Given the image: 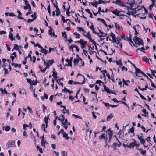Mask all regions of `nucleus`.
<instances>
[{
    "mask_svg": "<svg viewBox=\"0 0 156 156\" xmlns=\"http://www.w3.org/2000/svg\"><path fill=\"white\" fill-rule=\"evenodd\" d=\"M133 40L136 44L138 46L140 45H142L143 46L144 45L143 40L141 38L138 37L137 36H135L133 38Z\"/></svg>",
    "mask_w": 156,
    "mask_h": 156,
    "instance_id": "1",
    "label": "nucleus"
},
{
    "mask_svg": "<svg viewBox=\"0 0 156 156\" xmlns=\"http://www.w3.org/2000/svg\"><path fill=\"white\" fill-rule=\"evenodd\" d=\"M83 41L84 40L82 39H81L80 40L77 41V42L79 43L81 45V48L82 49H83L85 48L86 45L87 44V41L83 42Z\"/></svg>",
    "mask_w": 156,
    "mask_h": 156,
    "instance_id": "2",
    "label": "nucleus"
},
{
    "mask_svg": "<svg viewBox=\"0 0 156 156\" xmlns=\"http://www.w3.org/2000/svg\"><path fill=\"white\" fill-rule=\"evenodd\" d=\"M6 146L8 148H10L12 146L15 147V142L14 140L8 141L6 144Z\"/></svg>",
    "mask_w": 156,
    "mask_h": 156,
    "instance_id": "3",
    "label": "nucleus"
},
{
    "mask_svg": "<svg viewBox=\"0 0 156 156\" xmlns=\"http://www.w3.org/2000/svg\"><path fill=\"white\" fill-rule=\"evenodd\" d=\"M134 142L131 143L129 145H127V147L129 148H133L134 146L138 147L139 146V145L136 143V141L135 139H133Z\"/></svg>",
    "mask_w": 156,
    "mask_h": 156,
    "instance_id": "4",
    "label": "nucleus"
},
{
    "mask_svg": "<svg viewBox=\"0 0 156 156\" xmlns=\"http://www.w3.org/2000/svg\"><path fill=\"white\" fill-rule=\"evenodd\" d=\"M112 12L115 14V15L117 16H126V17H127V16H126V15L124 14H120V13L121 12V11H118L117 9H116L114 11H111Z\"/></svg>",
    "mask_w": 156,
    "mask_h": 156,
    "instance_id": "5",
    "label": "nucleus"
},
{
    "mask_svg": "<svg viewBox=\"0 0 156 156\" xmlns=\"http://www.w3.org/2000/svg\"><path fill=\"white\" fill-rule=\"evenodd\" d=\"M138 76H137L138 77H140L143 76H144L145 77H146L147 79H148V76L144 73L142 71H141L140 69L139 70V71L138 72Z\"/></svg>",
    "mask_w": 156,
    "mask_h": 156,
    "instance_id": "6",
    "label": "nucleus"
},
{
    "mask_svg": "<svg viewBox=\"0 0 156 156\" xmlns=\"http://www.w3.org/2000/svg\"><path fill=\"white\" fill-rule=\"evenodd\" d=\"M137 138L140 140V143L143 144H144L145 141L144 140L143 138V137L142 133H141L139 135H137Z\"/></svg>",
    "mask_w": 156,
    "mask_h": 156,
    "instance_id": "7",
    "label": "nucleus"
},
{
    "mask_svg": "<svg viewBox=\"0 0 156 156\" xmlns=\"http://www.w3.org/2000/svg\"><path fill=\"white\" fill-rule=\"evenodd\" d=\"M90 23L91 24V26L89 27V28L92 30L93 32L95 34H97L98 35H99L100 34L99 33H98L96 32L94 28V25L93 23L91 22H90Z\"/></svg>",
    "mask_w": 156,
    "mask_h": 156,
    "instance_id": "8",
    "label": "nucleus"
},
{
    "mask_svg": "<svg viewBox=\"0 0 156 156\" xmlns=\"http://www.w3.org/2000/svg\"><path fill=\"white\" fill-rule=\"evenodd\" d=\"M105 134L104 133L102 134L100 136H99V139H104L105 140V143L106 145H107V140H108V137L105 136Z\"/></svg>",
    "mask_w": 156,
    "mask_h": 156,
    "instance_id": "9",
    "label": "nucleus"
},
{
    "mask_svg": "<svg viewBox=\"0 0 156 156\" xmlns=\"http://www.w3.org/2000/svg\"><path fill=\"white\" fill-rule=\"evenodd\" d=\"M17 12L18 14V16H17V18L18 19H20L21 20H23L25 21H26V20L23 17L20 16L21 15H22V13L19 10H18L17 11Z\"/></svg>",
    "mask_w": 156,
    "mask_h": 156,
    "instance_id": "10",
    "label": "nucleus"
},
{
    "mask_svg": "<svg viewBox=\"0 0 156 156\" xmlns=\"http://www.w3.org/2000/svg\"><path fill=\"white\" fill-rule=\"evenodd\" d=\"M97 20L98 21H100L104 25H105L106 27H108V26L106 22L103 19H101L100 18H98L97 19Z\"/></svg>",
    "mask_w": 156,
    "mask_h": 156,
    "instance_id": "11",
    "label": "nucleus"
},
{
    "mask_svg": "<svg viewBox=\"0 0 156 156\" xmlns=\"http://www.w3.org/2000/svg\"><path fill=\"white\" fill-rule=\"evenodd\" d=\"M142 112L144 114H142V115L144 117H146L147 115H148V113L146 111L145 109L143 108V109Z\"/></svg>",
    "mask_w": 156,
    "mask_h": 156,
    "instance_id": "12",
    "label": "nucleus"
},
{
    "mask_svg": "<svg viewBox=\"0 0 156 156\" xmlns=\"http://www.w3.org/2000/svg\"><path fill=\"white\" fill-rule=\"evenodd\" d=\"M83 35L84 36H85L87 38H88L90 42H91L92 40V37L91 36V34L90 33V32H88L87 33V35H85V34H83Z\"/></svg>",
    "mask_w": 156,
    "mask_h": 156,
    "instance_id": "13",
    "label": "nucleus"
},
{
    "mask_svg": "<svg viewBox=\"0 0 156 156\" xmlns=\"http://www.w3.org/2000/svg\"><path fill=\"white\" fill-rule=\"evenodd\" d=\"M103 87L105 91H106L107 93H111V91L110 90L109 88H107L106 86L105 85L103 84Z\"/></svg>",
    "mask_w": 156,
    "mask_h": 156,
    "instance_id": "14",
    "label": "nucleus"
},
{
    "mask_svg": "<svg viewBox=\"0 0 156 156\" xmlns=\"http://www.w3.org/2000/svg\"><path fill=\"white\" fill-rule=\"evenodd\" d=\"M41 49V50L40 51V52L43 53L44 55H46L48 53V50L43 48V47Z\"/></svg>",
    "mask_w": 156,
    "mask_h": 156,
    "instance_id": "15",
    "label": "nucleus"
},
{
    "mask_svg": "<svg viewBox=\"0 0 156 156\" xmlns=\"http://www.w3.org/2000/svg\"><path fill=\"white\" fill-rule=\"evenodd\" d=\"M112 133L113 132L111 131L110 128L108 129L106 132V133L109 136H112Z\"/></svg>",
    "mask_w": 156,
    "mask_h": 156,
    "instance_id": "16",
    "label": "nucleus"
},
{
    "mask_svg": "<svg viewBox=\"0 0 156 156\" xmlns=\"http://www.w3.org/2000/svg\"><path fill=\"white\" fill-rule=\"evenodd\" d=\"M126 40L127 41H128L129 42V43L131 46H132L131 43H132L133 44V46H135V44L132 41L131 39H130L129 37H127Z\"/></svg>",
    "mask_w": 156,
    "mask_h": 156,
    "instance_id": "17",
    "label": "nucleus"
},
{
    "mask_svg": "<svg viewBox=\"0 0 156 156\" xmlns=\"http://www.w3.org/2000/svg\"><path fill=\"white\" fill-rule=\"evenodd\" d=\"M99 31L100 32L99 33L100 34L99 35H98L99 37H100V38H102V37H105V34L104 33L102 32L101 30H99Z\"/></svg>",
    "mask_w": 156,
    "mask_h": 156,
    "instance_id": "18",
    "label": "nucleus"
},
{
    "mask_svg": "<svg viewBox=\"0 0 156 156\" xmlns=\"http://www.w3.org/2000/svg\"><path fill=\"white\" fill-rule=\"evenodd\" d=\"M133 66L134 67V68L135 69L136 71H135V74L136 76H138V72L139 71V70L140 69H138L137 68L135 64H132Z\"/></svg>",
    "mask_w": 156,
    "mask_h": 156,
    "instance_id": "19",
    "label": "nucleus"
},
{
    "mask_svg": "<svg viewBox=\"0 0 156 156\" xmlns=\"http://www.w3.org/2000/svg\"><path fill=\"white\" fill-rule=\"evenodd\" d=\"M0 91H1L3 94H8L5 88L4 90L2 88H0Z\"/></svg>",
    "mask_w": 156,
    "mask_h": 156,
    "instance_id": "20",
    "label": "nucleus"
},
{
    "mask_svg": "<svg viewBox=\"0 0 156 156\" xmlns=\"http://www.w3.org/2000/svg\"><path fill=\"white\" fill-rule=\"evenodd\" d=\"M93 2L94 3L91 2V4L93 5V6H94L96 8L97 7V5L98 4V2L95 0H94Z\"/></svg>",
    "mask_w": 156,
    "mask_h": 156,
    "instance_id": "21",
    "label": "nucleus"
},
{
    "mask_svg": "<svg viewBox=\"0 0 156 156\" xmlns=\"http://www.w3.org/2000/svg\"><path fill=\"white\" fill-rule=\"evenodd\" d=\"M9 38L12 41H13L15 40V38L14 37H13V35L12 33L11 32H10L9 33Z\"/></svg>",
    "mask_w": 156,
    "mask_h": 156,
    "instance_id": "22",
    "label": "nucleus"
},
{
    "mask_svg": "<svg viewBox=\"0 0 156 156\" xmlns=\"http://www.w3.org/2000/svg\"><path fill=\"white\" fill-rule=\"evenodd\" d=\"M58 119L61 122L62 121H64L65 119V116L61 114L60 115V117L58 118Z\"/></svg>",
    "mask_w": 156,
    "mask_h": 156,
    "instance_id": "23",
    "label": "nucleus"
},
{
    "mask_svg": "<svg viewBox=\"0 0 156 156\" xmlns=\"http://www.w3.org/2000/svg\"><path fill=\"white\" fill-rule=\"evenodd\" d=\"M116 139H117V140L118 141L119 143L120 144H119L116 143H113V146L115 147H117V146H118V147H119L120 146V145H121V143L117 138Z\"/></svg>",
    "mask_w": 156,
    "mask_h": 156,
    "instance_id": "24",
    "label": "nucleus"
},
{
    "mask_svg": "<svg viewBox=\"0 0 156 156\" xmlns=\"http://www.w3.org/2000/svg\"><path fill=\"white\" fill-rule=\"evenodd\" d=\"M115 62L117 65H119V67H121L122 66V64L121 60L119 61H115Z\"/></svg>",
    "mask_w": 156,
    "mask_h": 156,
    "instance_id": "25",
    "label": "nucleus"
},
{
    "mask_svg": "<svg viewBox=\"0 0 156 156\" xmlns=\"http://www.w3.org/2000/svg\"><path fill=\"white\" fill-rule=\"evenodd\" d=\"M63 137L65 139L67 140H68L69 139V137L68 136V135L67 133H66L65 132H63Z\"/></svg>",
    "mask_w": 156,
    "mask_h": 156,
    "instance_id": "26",
    "label": "nucleus"
},
{
    "mask_svg": "<svg viewBox=\"0 0 156 156\" xmlns=\"http://www.w3.org/2000/svg\"><path fill=\"white\" fill-rule=\"evenodd\" d=\"M56 9V15L57 16H58L60 14L61 12L60 11V9L59 8H57Z\"/></svg>",
    "mask_w": 156,
    "mask_h": 156,
    "instance_id": "27",
    "label": "nucleus"
},
{
    "mask_svg": "<svg viewBox=\"0 0 156 156\" xmlns=\"http://www.w3.org/2000/svg\"><path fill=\"white\" fill-rule=\"evenodd\" d=\"M79 61V59L78 58H75L73 60V63H74V65H76V64H78Z\"/></svg>",
    "mask_w": 156,
    "mask_h": 156,
    "instance_id": "28",
    "label": "nucleus"
},
{
    "mask_svg": "<svg viewBox=\"0 0 156 156\" xmlns=\"http://www.w3.org/2000/svg\"><path fill=\"white\" fill-rule=\"evenodd\" d=\"M113 117V115L112 113L110 114L107 117V120L109 121Z\"/></svg>",
    "mask_w": 156,
    "mask_h": 156,
    "instance_id": "29",
    "label": "nucleus"
},
{
    "mask_svg": "<svg viewBox=\"0 0 156 156\" xmlns=\"http://www.w3.org/2000/svg\"><path fill=\"white\" fill-rule=\"evenodd\" d=\"M142 15L140 14H138L137 15L142 20H144L146 19V16H144V17L141 16H142L143 15Z\"/></svg>",
    "mask_w": 156,
    "mask_h": 156,
    "instance_id": "30",
    "label": "nucleus"
},
{
    "mask_svg": "<svg viewBox=\"0 0 156 156\" xmlns=\"http://www.w3.org/2000/svg\"><path fill=\"white\" fill-rule=\"evenodd\" d=\"M47 117H45L44 118V122L45 124L48 123V120H49L50 119L49 118L48 116Z\"/></svg>",
    "mask_w": 156,
    "mask_h": 156,
    "instance_id": "31",
    "label": "nucleus"
},
{
    "mask_svg": "<svg viewBox=\"0 0 156 156\" xmlns=\"http://www.w3.org/2000/svg\"><path fill=\"white\" fill-rule=\"evenodd\" d=\"M32 17H34L33 20H36L37 16V13L36 12H35L34 13L31 15Z\"/></svg>",
    "mask_w": 156,
    "mask_h": 156,
    "instance_id": "32",
    "label": "nucleus"
},
{
    "mask_svg": "<svg viewBox=\"0 0 156 156\" xmlns=\"http://www.w3.org/2000/svg\"><path fill=\"white\" fill-rule=\"evenodd\" d=\"M28 12H27L26 14V16H28L29 14H31L32 13V12L31 11V7H29Z\"/></svg>",
    "mask_w": 156,
    "mask_h": 156,
    "instance_id": "33",
    "label": "nucleus"
},
{
    "mask_svg": "<svg viewBox=\"0 0 156 156\" xmlns=\"http://www.w3.org/2000/svg\"><path fill=\"white\" fill-rule=\"evenodd\" d=\"M142 59L146 62H149V59L145 56H144L142 58Z\"/></svg>",
    "mask_w": 156,
    "mask_h": 156,
    "instance_id": "34",
    "label": "nucleus"
},
{
    "mask_svg": "<svg viewBox=\"0 0 156 156\" xmlns=\"http://www.w3.org/2000/svg\"><path fill=\"white\" fill-rule=\"evenodd\" d=\"M52 76L56 80L57 78V72H53Z\"/></svg>",
    "mask_w": 156,
    "mask_h": 156,
    "instance_id": "35",
    "label": "nucleus"
},
{
    "mask_svg": "<svg viewBox=\"0 0 156 156\" xmlns=\"http://www.w3.org/2000/svg\"><path fill=\"white\" fill-rule=\"evenodd\" d=\"M52 32H54V30H53V28L52 27H50L49 34L50 35L51 37L52 36V34L53 33H52Z\"/></svg>",
    "mask_w": 156,
    "mask_h": 156,
    "instance_id": "36",
    "label": "nucleus"
},
{
    "mask_svg": "<svg viewBox=\"0 0 156 156\" xmlns=\"http://www.w3.org/2000/svg\"><path fill=\"white\" fill-rule=\"evenodd\" d=\"M73 34L74 35L76 36V37H75L76 38H80V34L79 33L76 32H75L73 33Z\"/></svg>",
    "mask_w": 156,
    "mask_h": 156,
    "instance_id": "37",
    "label": "nucleus"
},
{
    "mask_svg": "<svg viewBox=\"0 0 156 156\" xmlns=\"http://www.w3.org/2000/svg\"><path fill=\"white\" fill-rule=\"evenodd\" d=\"M131 2H132L129 3V4L130 5L131 7H133L134 4H135V2L134 0H131Z\"/></svg>",
    "mask_w": 156,
    "mask_h": 156,
    "instance_id": "38",
    "label": "nucleus"
},
{
    "mask_svg": "<svg viewBox=\"0 0 156 156\" xmlns=\"http://www.w3.org/2000/svg\"><path fill=\"white\" fill-rule=\"evenodd\" d=\"M110 36L112 37V39H114V38H116V36L114 34H113L112 32H111L110 35Z\"/></svg>",
    "mask_w": 156,
    "mask_h": 156,
    "instance_id": "39",
    "label": "nucleus"
},
{
    "mask_svg": "<svg viewBox=\"0 0 156 156\" xmlns=\"http://www.w3.org/2000/svg\"><path fill=\"white\" fill-rule=\"evenodd\" d=\"M62 36L64 37V38H66L67 39V35H66V32H62Z\"/></svg>",
    "mask_w": 156,
    "mask_h": 156,
    "instance_id": "40",
    "label": "nucleus"
},
{
    "mask_svg": "<svg viewBox=\"0 0 156 156\" xmlns=\"http://www.w3.org/2000/svg\"><path fill=\"white\" fill-rule=\"evenodd\" d=\"M132 11L131 12V14L133 15L134 14H136L137 12L136 10V9H132Z\"/></svg>",
    "mask_w": 156,
    "mask_h": 156,
    "instance_id": "41",
    "label": "nucleus"
},
{
    "mask_svg": "<svg viewBox=\"0 0 156 156\" xmlns=\"http://www.w3.org/2000/svg\"><path fill=\"white\" fill-rule=\"evenodd\" d=\"M145 50V48H144V47H143L141 48H138L137 49V51L138 50H140L141 51H142L143 52L145 53V51H144V50Z\"/></svg>",
    "mask_w": 156,
    "mask_h": 156,
    "instance_id": "42",
    "label": "nucleus"
},
{
    "mask_svg": "<svg viewBox=\"0 0 156 156\" xmlns=\"http://www.w3.org/2000/svg\"><path fill=\"white\" fill-rule=\"evenodd\" d=\"M78 75H80V76H82L84 77V80L82 82H80V83H80V84H84L85 83V77L84 76H83L82 75H81V74H80V73L78 74Z\"/></svg>",
    "mask_w": 156,
    "mask_h": 156,
    "instance_id": "43",
    "label": "nucleus"
},
{
    "mask_svg": "<svg viewBox=\"0 0 156 156\" xmlns=\"http://www.w3.org/2000/svg\"><path fill=\"white\" fill-rule=\"evenodd\" d=\"M140 153H141L143 155H144L146 153V151H143V149H140Z\"/></svg>",
    "mask_w": 156,
    "mask_h": 156,
    "instance_id": "44",
    "label": "nucleus"
},
{
    "mask_svg": "<svg viewBox=\"0 0 156 156\" xmlns=\"http://www.w3.org/2000/svg\"><path fill=\"white\" fill-rule=\"evenodd\" d=\"M44 97H43L42 96L41 97V98L42 99H43L44 98H45L46 99H47L48 98V95L46 93H44Z\"/></svg>",
    "mask_w": 156,
    "mask_h": 156,
    "instance_id": "45",
    "label": "nucleus"
},
{
    "mask_svg": "<svg viewBox=\"0 0 156 156\" xmlns=\"http://www.w3.org/2000/svg\"><path fill=\"white\" fill-rule=\"evenodd\" d=\"M72 116L73 117H74L75 119L79 118L80 119H82V118H81V117L77 115H75L74 114H73L72 115Z\"/></svg>",
    "mask_w": 156,
    "mask_h": 156,
    "instance_id": "46",
    "label": "nucleus"
},
{
    "mask_svg": "<svg viewBox=\"0 0 156 156\" xmlns=\"http://www.w3.org/2000/svg\"><path fill=\"white\" fill-rule=\"evenodd\" d=\"M54 63V61L53 59L49 60L48 62H47V63H49L50 65H52Z\"/></svg>",
    "mask_w": 156,
    "mask_h": 156,
    "instance_id": "47",
    "label": "nucleus"
},
{
    "mask_svg": "<svg viewBox=\"0 0 156 156\" xmlns=\"http://www.w3.org/2000/svg\"><path fill=\"white\" fill-rule=\"evenodd\" d=\"M40 35L39 37L41 38H42V37L41 36V34H36V35L35 36L33 35H31L30 36L31 37H36L37 36Z\"/></svg>",
    "mask_w": 156,
    "mask_h": 156,
    "instance_id": "48",
    "label": "nucleus"
},
{
    "mask_svg": "<svg viewBox=\"0 0 156 156\" xmlns=\"http://www.w3.org/2000/svg\"><path fill=\"white\" fill-rule=\"evenodd\" d=\"M118 5L122 7L125 6V5L124 2L122 1L120 2Z\"/></svg>",
    "mask_w": 156,
    "mask_h": 156,
    "instance_id": "49",
    "label": "nucleus"
},
{
    "mask_svg": "<svg viewBox=\"0 0 156 156\" xmlns=\"http://www.w3.org/2000/svg\"><path fill=\"white\" fill-rule=\"evenodd\" d=\"M70 90L67 89V88L65 87L62 90L63 92H65L66 93H68V92Z\"/></svg>",
    "mask_w": 156,
    "mask_h": 156,
    "instance_id": "50",
    "label": "nucleus"
},
{
    "mask_svg": "<svg viewBox=\"0 0 156 156\" xmlns=\"http://www.w3.org/2000/svg\"><path fill=\"white\" fill-rule=\"evenodd\" d=\"M14 49H16L17 50H19V46L17 44H15L14 45Z\"/></svg>",
    "mask_w": 156,
    "mask_h": 156,
    "instance_id": "51",
    "label": "nucleus"
},
{
    "mask_svg": "<svg viewBox=\"0 0 156 156\" xmlns=\"http://www.w3.org/2000/svg\"><path fill=\"white\" fill-rule=\"evenodd\" d=\"M115 27L116 29H117L118 30H120L121 29L120 26L117 23H115Z\"/></svg>",
    "mask_w": 156,
    "mask_h": 156,
    "instance_id": "52",
    "label": "nucleus"
},
{
    "mask_svg": "<svg viewBox=\"0 0 156 156\" xmlns=\"http://www.w3.org/2000/svg\"><path fill=\"white\" fill-rule=\"evenodd\" d=\"M41 127L44 129V130L45 133H47V131L45 127V124H43L41 125Z\"/></svg>",
    "mask_w": 156,
    "mask_h": 156,
    "instance_id": "53",
    "label": "nucleus"
},
{
    "mask_svg": "<svg viewBox=\"0 0 156 156\" xmlns=\"http://www.w3.org/2000/svg\"><path fill=\"white\" fill-rule=\"evenodd\" d=\"M125 37V35L123 33H122V34L120 36L121 38L122 39H123L124 40H126V39Z\"/></svg>",
    "mask_w": 156,
    "mask_h": 156,
    "instance_id": "54",
    "label": "nucleus"
},
{
    "mask_svg": "<svg viewBox=\"0 0 156 156\" xmlns=\"http://www.w3.org/2000/svg\"><path fill=\"white\" fill-rule=\"evenodd\" d=\"M138 94L142 99L145 100H146V98L143 96L140 93H138Z\"/></svg>",
    "mask_w": 156,
    "mask_h": 156,
    "instance_id": "55",
    "label": "nucleus"
},
{
    "mask_svg": "<svg viewBox=\"0 0 156 156\" xmlns=\"http://www.w3.org/2000/svg\"><path fill=\"white\" fill-rule=\"evenodd\" d=\"M64 121H62L61 122L62 123V124H65L66 125V124L68 122V121L67 119H65Z\"/></svg>",
    "mask_w": 156,
    "mask_h": 156,
    "instance_id": "56",
    "label": "nucleus"
},
{
    "mask_svg": "<svg viewBox=\"0 0 156 156\" xmlns=\"http://www.w3.org/2000/svg\"><path fill=\"white\" fill-rule=\"evenodd\" d=\"M24 2L25 3V5H28L29 7H31L30 5L28 3V2L27 0H25Z\"/></svg>",
    "mask_w": 156,
    "mask_h": 156,
    "instance_id": "57",
    "label": "nucleus"
},
{
    "mask_svg": "<svg viewBox=\"0 0 156 156\" xmlns=\"http://www.w3.org/2000/svg\"><path fill=\"white\" fill-rule=\"evenodd\" d=\"M96 83H97V84H99L100 85H101V83H103V84H104V83L103 82H102L101 80H98L96 82Z\"/></svg>",
    "mask_w": 156,
    "mask_h": 156,
    "instance_id": "58",
    "label": "nucleus"
},
{
    "mask_svg": "<svg viewBox=\"0 0 156 156\" xmlns=\"http://www.w3.org/2000/svg\"><path fill=\"white\" fill-rule=\"evenodd\" d=\"M61 155L62 156H67V154L66 152L65 151H62L61 153Z\"/></svg>",
    "mask_w": 156,
    "mask_h": 156,
    "instance_id": "59",
    "label": "nucleus"
},
{
    "mask_svg": "<svg viewBox=\"0 0 156 156\" xmlns=\"http://www.w3.org/2000/svg\"><path fill=\"white\" fill-rule=\"evenodd\" d=\"M77 29L78 30L80 31H82L83 32H85L84 30L82 27H77Z\"/></svg>",
    "mask_w": 156,
    "mask_h": 156,
    "instance_id": "60",
    "label": "nucleus"
},
{
    "mask_svg": "<svg viewBox=\"0 0 156 156\" xmlns=\"http://www.w3.org/2000/svg\"><path fill=\"white\" fill-rule=\"evenodd\" d=\"M48 11V13L49 14H51V9H50V4L49 5L48 8H47Z\"/></svg>",
    "mask_w": 156,
    "mask_h": 156,
    "instance_id": "61",
    "label": "nucleus"
},
{
    "mask_svg": "<svg viewBox=\"0 0 156 156\" xmlns=\"http://www.w3.org/2000/svg\"><path fill=\"white\" fill-rule=\"evenodd\" d=\"M27 109L29 110V112H30V113L32 114L33 113V111L31 108L29 107V106L27 107Z\"/></svg>",
    "mask_w": 156,
    "mask_h": 156,
    "instance_id": "62",
    "label": "nucleus"
},
{
    "mask_svg": "<svg viewBox=\"0 0 156 156\" xmlns=\"http://www.w3.org/2000/svg\"><path fill=\"white\" fill-rule=\"evenodd\" d=\"M155 73H156V71H155V70H151V74L153 76H154L155 77H156L155 75Z\"/></svg>",
    "mask_w": 156,
    "mask_h": 156,
    "instance_id": "63",
    "label": "nucleus"
},
{
    "mask_svg": "<svg viewBox=\"0 0 156 156\" xmlns=\"http://www.w3.org/2000/svg\"><path fill=\"white\" fill-rule=\"evenodd\" d=\"M10 127L9 126H6L5 128V130L6 131H8L10 130Z\"/></svg>",
    "mask_w": 156,
    "mask_h": 156,
    "instance_id": "64",
    "label": "nucleus"
}]
</instances>
